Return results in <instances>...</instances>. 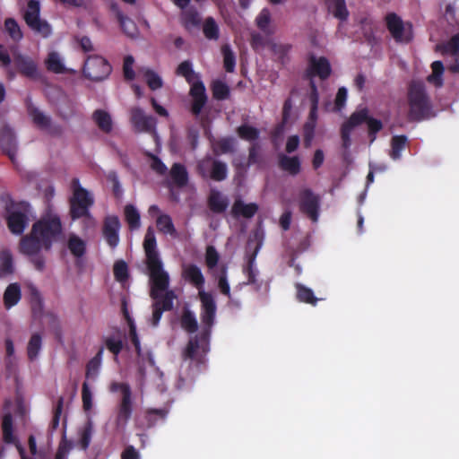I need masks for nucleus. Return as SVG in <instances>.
Wrapping results in <instances>:
<instances>
[{
    "instance_id": "f257e3e1",
    "label": "nucleus",
    "mask_w": 459,
    "mask_h": 459,
    "mask_svg": "<svg viewBox=\"0 0 459 459\" xmlns=\"http://www.w3.org/2000/svg\"><path fill=\"white\" fill-rule=\"evenodd\" d=\"M143 249L150 277V296L153 299L151 322L153 326H157L162 312L172 309L173 300L177 299V295L174 290L169 289V275L163 269L154 231L151 227L147 229L144 236Z\"/></svg>"
},
{
    "instance_id": "f03ea898",
    "label": "nucleus",
    "mask_w": 459,
    "mask_h": 459,
    "mask_svg": "<svg viewBox=\"0 0 459 459\" xmlns=\"http://www.w3.org/2000/svg\"><path fill=\"white\" fill-rule=\"evenodd\" d=\"M63 227L58 215L48 213L33 223L29 234L22 238L20 251L24 255H36L41 249L49 250L54 242L61 239Z\"/></svg>"
},
{
    "instance_id": "7ed1b4c3",
    "label": "nucleus",
    "mask_w": 459,
    "mask_h": 459,
    "mask_svg": "<svg viewBox=\"0 0 459 459\" xmlns=\"http://www.w3.org/2000/svg\"><path fill=\"white\" fill-rule=\"evenodd\" d=\"M200 300L202 303L201 319L205 328L199 335H195L189 340L182 354L184 359H192L198 362L202 361L203 357L209 351L210 328L213 324L216 312V304L212 294L200 291Z\"/></svg>"
},
{
    "instance_id": "20e7f679",
    "label": "nucleus",
    "mask_w": 459,
    "mask_h": 459,
    "mask_svg": "<svg viewBox=\"0 0 459 459\" xmlns=\"http://www.w3.org/2000/svg\"><path fill=\"white\" fill-rule=\"evenodd\" d=\"M409 118L412 121L428 119L434 116L431 104L420 82H411L408 90Z\"/></svg>"
},
{
    "instance_id": "39448f33",
    "label": "nucleus",
    "mask_w": 459,
    "mask_h": 459,
    "mask_svg": "<svg viewBox=\"0 0 459 459\" xmlns=\"http://www.w3.org/2000/svg\"><path fill=\"white\" fill-rule=\"evenodd\" d=\"M176 74L185 77L192 84L190 90V95L193 99L192 112L195 116L199 115L207 100L204 85L197 80V75L192 68V64L187 60L178 65Z\"/></svg>"
},
{
    "instance_id": "423d86ee",
    "label": "nucleus",
    "mask_w": 459,
    "mask_h": 459,
    "mask_svg": "<svg viewBox=\"0 0 459 459\" xmlns=\"http://www.w3.org/2000/svg\"><path fill=\"white\" fill-rule=\"evenodd\" d=\"M73 197L70 200V213L73 220L89 214V208L93 204V197L84 189L78 178L72 180Z\"/></svg>"
},
{
    "instance_id": "0eeeda50",
    "label": "nucleus",
    "mask_w": 459,
    "mask_h": 459,
    "mask_svg": "<svg viewBox=\"0 0 459 459\" xmlns=\"http://www.w3.org/2000/svg\"><path fill=\"white\" fill-rule=\"evenodd\" d=\"M4 409L5 411L2 420V430H12L13 428L24 426L28 409L21 399L15 403L5 402Z\"/></svg>"
},
{
    "instance_id": "6e6552de",
    "label": "nucleus",
    "mask_w": 459,
    "mask_h": 459,
    "mask_svg": "<svg viewBox=\"0 0 459 459\" xmlns=\"http://www.w3.org/2000/svg\"><path fill=\"white\" fill-rule=\"evenodd\" d=\"M23 18L27 25L42 38H48L51 32L50 25L39 17V3L36 0H29Z\"/></svg>"
},
{
    "instance_id": "1a4fd4ad",
    "label": "nucleus",
    "mask_w": 459,
    "mask_h": 459,
    "mask_svg": "<svg viewBox=\"0 0 459 459\" xmlns=\"http://www.w3.org/2000/svg\"><path fill=\"white\" fill-rule=\"evenodd\" d=\"M197 171L204 178L222 181L228 175L227 164L211 156H206L197 163Z\"/></svg>"
},
{
    "instance_id": "9d476101",
    "label": "nucleus",
    "mask_w": 459,
    "mask_h": 459,
    "mask_svg": "<svg viewBox=\"0 0 459 459\" xmlns=\"http://www.w3.org/2000/svg\"><path fill=\"white\" fill-rule=\"evenodd\" d=\"M385 22L388 30L396 42L409 43L412 39V25L410 22H404L394 13L386 15Z\"/></svg>"
},
{
    "instance_id": "9b49d317",
    "label": "nucleus",
    "mask_w": 459,
    "mask_h": 459,
    "mask_svg": "<svg viewBox=\"0 0 459 459\" xmlns=\"http://www.w3.org/2000/svg\"><path fill=\"white\" fill-rule=\"evenodd\" d=\"M83 73L86 77L92 81H101L109 75L111 66L103 57L92 56L85 61Z\"/></svg>"
},
{
    "instance_id": "f8f14e48",
    "label": "nucleus",
    "mask_w": 459,
    "mask_h": 459,
    "mask_svg": "<svg viewBox=\"0 0 459 459\" xmlns=\"http://www.w3.org/2000/svg\"><path fill=\"white\" fill-rule=\"evenodd\" d=\"M110 391L122 393V401L117 415V426L124 428L132 411L131 390L127 384L113 382L110 385Z\"/></svg>"
},
{
    "instance_id": "ddd939ff",
    "label": "nucleus",
    "mask_w": 459,
    "mask_h": 459,
    "mask_svg": "<svg viewBox=\"0 0 459 459\" xmlns=\"http://www.w3.org/2000/svg\"><path fill=\"white\" fill-rule=\"evenodd\" d=\"M29 115L33 123L39 129L46 131L53 136H60L64 133L63 127L52 121L51 117L35 107H29Z\"/></svg>"
},
{
    "instance_id": "4468645a",
    "label": "nucleus",
    "mask_w": 459,
    "mask_h": 459,
    "mask_svg": "<svg viewBox=\"0 0 459 459\" xmlns=\"http://www.w3.org/2000/svg\"><path fill=\"white\" fill-rule=\"evenodd\" d=\"M320 198L310 189H304L300 192V210L306 213L314 222H316L319 216Z\"/></svg>"
},
{
    "instance_id": "2eb2a0df",
    "label": "nucleus",
    "mask_w": 459,
    "mask_h": 459,
    "mask_svg": "<svg viewBox=\"0 0 459 459\" xmlns=\"http://www.w3.org/2000/svg\"><path fill=\"white\" fill-rule=\"evenodd\" d=\"M130 120L135 132L152 133L156 125L152 116L146 115L140 108H133L130 111Z\"/></svg>"
},
{
    "instance_id": "dca6fc26",
    "label": "nucleus",
    "mask_w": 459,
    "mask_h": 459,
    "mask_svg": "<svg viewBox=\"0 0 459 459\" xmlns=\"http://www.w3.org/2000/svg\"><path fill=\"white\" fill-rule=\"evenodd\" d=\"M368 110L366 108L358 110L351 114L349 120L342 126V139L344 148H348L351 144L350 134L351 131L358 126L366 122L368 119Z\"/></svg>"
},
{
    "instance_id": "f3484780",
    "label": "nucleus",
    "mask_w": 459,
    "mask_h": 459,
    "mask_svg": "<svg viewBox=\"0 0 459 459\" xmlns=\"http://www.w3.org/2000/svg\"><path fill=\"white\" fill-rule=\"evenodd\" d=\"M14 64L22 75L33 80L39 78L38 65L31 57L17 54L14 56Z\"/></svg>"
},
{
    "instance_id": "a211bd4d",
    "label": "nucleus",
    "mask_w": 459,
    "mask_h": 459,
    "mask_svg": "<svg viewBox=\"0 0 459 459\" xmlns=\"http://www.w3.org/2000/svg\"><path fill=\"white\" fill-rule=\"evenodd\" d=\"M120 221L117 216H108L104 221L103 235L108 244L111 247H116L118 244V230Z\"/></svg>"
},
{
    "instance_id": "6ab92c4d",
    "label": "nucleus",
    "mask_w": 459,
    "mask_h": 459,
    "mask_svg": "<svg viewBox=\"0 0 459 459\" xmlns=\"http://www.w3.org/2000/svg\"><path fill=\"white\" fill-rule=\"evenodd\" d=\"M112 10L120 24L123 32L131 39L136 38L139 35V30L135 22L129 17L124 15L116 4L112 5Z\"/></svg>"
},
{
    "instance_id": "aec40b11",
    "label": "nucleus",
    "mask_w": 459,
    "mask_h": 459,
    "mask_svg": "<svg viewBox=\"0 0 459 459\" xmlns=\"http://www.w3.org/2000/svg\"><path fill=\"white\" fill-rule=\"evenodd\" d=\"M28 217L22 212H12L7 218V225L12 233L21 235L28 225Z\"/></svg>"
},
{
    "instance_id": "412c9836",
    "label": "nucleus",
    "mask_w": 459,
    "mask_h": 459,
    "mask_svg": "<svg viewBox=\"0 0 459 459\" xmlns=\"http://www.w3.org/2000/svg\"><path fill=\"white\" fill-rule=\"evenodd\" d=\"M258 211V205L255 203L245 204L242 200L237 199L231 208V213L234 217L242 216L244 218H252Z\"/></svg>"
},
{
    "instance_id": "4be33fe9",
    "label": "nucleus",
    "mask_w": 459,
    "mask_h": 459,
    "mask_svg": "<svg viewBox=\"0 0 459 459\" xmlns=\"http://www.w3.org/2000/svg\"><path fill=\"white\" fill-rule=\"evenodd\" d=\"M0 146L11 160H13L16 152V143L12 130L7 126L3 127L0 132Z\"/></svg>"
},
{
    "instance_id": "5701e85b",
    "label": "nucleus",
    "mask_w": 459,
    "mask_h": 459,
    "mask_svg": "<svg viewBox=\"0 0 459 459\" xmlns=\"http://www.w3.org/2000/svg\"><path fill=\"white\" fill-rule=\"evenodd\" d=\"M183 276L185 279L193 283L200 291H204L202 289L204 283V278L200 268L195 264H187L183 268Z\"/></svg>"
},
{
    "instance_id": "b1692460",
    "label": "nucleus",
    "mask_w": 459,
    "mask_h": 459,
    "mask_svg": "<svg viewBox=\"0 0 459 459\" xmlns=\"http://www.w3.org/2000/svg\"><path fill=\"white\" fill-rule=\"evenodd\" d=\"M208 204L213 212L221 213L227 209L229 200L221 192L212 190L208 198Z\"/></svg>"
},
{
    "instance_id": "393cba45",
    "label": "nucleus",
    "mask_w": 459,
    "mask_h": 459,
    "mask_svg": "<svg viewBox=\"0 0 459 459\" xmlns=\"http://www.w3.org/2000/svg\"><path fill=\"white\" fill-rule=\"evenodd\" d=\"M279 166L282 170L292 176L299 174L300 171V161L296 156L290 157L285 154H280Z\"/></svg>"
},
{
    "instance_id": "a878e982",
    "label": "nucleus",
    "mask_w": 459,
    "mask_h": 459,
    "mask_svg": "<svg viewBox=\"0 0 459 459\" xmlns=\"http://www.w3.org/2000/svg\"><path fill=\"white\" fill-rule=\"evenodd\" d=\"M45 65L48 71L55 74H63L66 71L63 57L56 51L48 53Z\"/></svg>"
},
{
    "instance_id": "bb28decb",
    "label": "nucleus",
    "mask_w": 459,
    "mask_h": 459,
    "mask_svg": "<svg viewBox=\"0 0 459 459\" xmlns=\"http://www.w3.org/2000/svg\"><path fill=\"white\" fill-rule=\"evenodd\" d=\"M22 298L21 287L18 283H11L4 293V307L9 309L15 306Z\"/></svg>"
},
{
    "instance_id": "cd10ccee",
    "label": "nucleus",
    "mask_w": 459,
    "mask_h": 459,
    "mask_svg": "<svg viewBox=\"0 0 459 459\" xmlns=\"http://www.w3.org/2000/svg\"><path fill=\"white\" fill-rule=\"evenodd\" d=\"M92 119L104 133H109L113 127L111 116L105 110L97 109L92 114Z\"/></svg>"
},
{
    "instance_id": "c85d7f7f",
    "label": "nucleus",
    "mask_w": 459,
    "mask_h": 459,
    "mask_svg": "<svg viewBox=\"0 0 459 459\" xmlns=\"http://www.w3.org/2000/svg\"><path fill=\"white\" fill-rule=\"evenodd\" d=\"M156 225L160 233L169 235L173 238L178 237V231L169 215L160 214L156 219Z\"/></svg>"
},
{
    "instance_id": "c756f323",
    "label": "nucleus",
    "mask_w": 459,
    "mask_h": 459,
    "mask_svg": "<svg viewBox=\"0 0 459 459\" xmlns=\"http://www.w3.org/2000/svg\"><path fill=\"white\" fill-rule=\"evenodd\" d=\"M14 272L12 254L7 250L0 251V278L13 274Z\"/></svg>"
},
{
    "instance_id": "7c9ffc66",
    "label": "nucleus",
    "mask_w": 459,
    "mask_h": 459,
    "mask_svg": "<svg viewBox=\"0 0 459 459\" xmlns=\"http://www.w3.org/2000/svg\"><path fill=\"white\" fill-rule=\"evenodd\" d=\"M169 175H170V178H171L173 183L176 186H183L186 185L188 176H187V171L183 165H181L179 163H175L169 171Z\"/></svg>"
},
{
    "instance_id": "2f4dec72",
    "label": "nucleus",
    "mask_w": 459,
    "mask_h": 459,
    "mask_svg": "<svg viewBox=\"0 0 459 459\" xmlns=\"http://www.w3.org/2000/svg\"><path fill=\"white\" fill-rule=\"evenodd\" d=\"M140 73L143 74L144 80L151 90L155 91L162 87L163 82L161 77L153 70L143 67L140 69Z\"/></svg>"
},
{
    "instance_id": "473e14b6",
    "label": "nucleus",
    "mask_w": 459,
    "mask_h": 459,
    "mask_svg": "<svg viewBox=\"0 0 459 459\" xmlns=\"http://www.w3.org/2000/svg\"><path fill=\"white\" fill-rule=\"evenodd\" d=\"M311 65L314 73L317 74L321 79H325L330 75L331 67L328 60L325 57L311 59Z\"/></svg>"
},
{
    "instance_id": "72a5a7b5",
    "label": "nucleus",
    "mask_w": 459,
    "mask_h": 459,
    "mask_svg": "<svg viewBox=\"0 0 459 459\" xmlns=\"http://www.w3.org/2000/svg\"><path fill=\"white\" fill-rule=\"evenodd\" d=\"M67 247L74 256L81 257L85 253L86 243L77 235L71 234L68 238Z\"/></svg>"
},
{
    "instance_id": "f704fd0d",
    "label": "nucleus",
    "mask_w": 459,
    "mask_h": 459,
    "mask_svg": "<svg viewBox=\"0 0 459 459\" xmlns=\"http://www.w3.org/2000/svg\"><path fill=\"white\" fill-rule=\"evenodd\" d=\"M124 214L130 230H137L140 228V213L133 204H126L125 206Z\"/></svg>"
},
{
    "instance_id": "c9c22d12",
    "label": "nucleus",
    "mask_w": 459,
    "mask_h": 459,
    "mask_svg": "<svg viewBox=\"0 0 459 459\" xmlns=\"http://www.w3.org/2000/svg\"><path fill=\"white\" fill-rule=\"evenodd\" d=\"M329 11L334 17L340 20H345L348 16V11L344 0H326Z\"/></svg>"
},
{
    "instance_id": "e433bc0d",
    "label": "nucleus",
    "mask_w": 459,
    "mask_h": 459,
    "mask_svg": "<svg viewBox=\"0 0 459 459\" xmlns=\"http://www.w3.org/2000/svg\"><path fill=\"white\" fill-rule=\"evenodd\" d=\"M234 144V139L223 138L212 144V151L216 155L231 153L235 150Z\"/></svg>"
},
{
    "instance_id": "4c0bfd02",
    "label": "nucleus",
    "mask_w": 459,
    "mask_h": 459,
    "mask_svg": "<svg viewBox=\"0 0 459 459\" xmlns=\"http://www.w3.org/2000/svg\"><path fill=\"white\" fill-rule=\"evenodd\" d=\"M432 73L427 78L428 82L437 87L443 84L442 75L444 73V65L441 61H435L431 65Z\"/></svg>"
},
{
    "instance_id": "58836bf2",
    "label": "nucleus",
    "mask_w": 459,
    "mask_h": 459,
    "mask_svg": "<svg viewBox=\"0 0 459 459\" xmlns=\"http://www.w3.org/2000/svg\"><path fill=\"white\" fill-rule=\"evenodd\" d=\"M42 338L39 333H33L27 345V353L30 360L35 359L41 349Z\"/></svg>"
},
{
    "instance_id": "ea45409f",
    "label": "nucleus",
    "mask_w": 459,
    "mask_h": 459,
    "mask_svg": "<svg viewBox=\"0 0 459 459\" xmlns=\"http://www.w3.org/2000/svg\"><path fill=\"white\" fill-rule=\"evenodd\" d=\"M437 50L442 54H451L459 56V33L453 36L446 44L437 45Z\"/></svg>"
},
{
    "instance_id": "a19ab883",
    "label": "nucleus",
    "mask_w": 459,
    "mask_h": 459,
    "mask_svg": "<svg viewBox=\"0 0 459 459\" xmlns=\"http://www.w3.org/2000/svg\"><path fill=\"white\" fill-rule=\"evenodd\" d=\"M271 22V13L268 9H263L255 20L257 27L267 34H272L274 31L270 26Z\"/></svg>"
},
{
    "instance_id": "79ce46f5",
    "label": "nucleus",
    "mask_w": 459,
    "mask_h": 459,
    "mask_svg": "<svg viewBox=\"0 0 459 459\" xmlns=\"http://www.w3.org/2000/svg\"><path fill=\"white\" fill-rule=\"evenodd\" d=\"M407 142L405 135H396L392 138L390 156L394 160H398L401 157V152L404 149Z\"/></svg>"
},
{
    "instance_id": "37998d69",
    "label": "nucleus",
    "mask_w": 459,
    "mask_h": 459,
    "mask_svg": "<svg viewBox=\"0 0 459 459\" xmlns=\"http://www.w3.org/2000/svg\"><path fill=\"white\" fill-rule=\"evenodd\" d=\"M238 135L246 141L252 142L259 137V130L249 125H242L237 128Z\"/></svg>"
},
{
    "instance_id": "c03bdc74",
    "label": "nucleus",
    "mask_w": 459,
    "mask_h": 459,
    "mask_svg": "<svg viewBox=\"0 0 459 459\" xmlns=\"http://www.w3.org/2000/svg\"><path fill=\"white\" fill-rule=\"evenodd\" d=\"M65 433L66 432H63L55 459H67L68 454L74 447V442L66 438Z\"/></svg>"
},
{
    "instance_id": "a18cd8bd",
    "label": "nucleus",
    "mask_w": 459,
    "mask_h": 459,
    "mask_svg": "<svg viewBox=\"0 0 459 459\" xmlns=\"http://www.w3.org/2000/svg\"><path fill=\"white\" fill-rule=\"evenodd\" d=\"M181 326L188 333H195L197 330V321L195 315L189 311L185 310L181 317Z\"/></svg>"
},
{
    "instance_id": "49530a36",
    "label": "nucleus",
    "mask_w": 459,
    "mask_h": 459,
    "mask_svg": "<svg viewBox=\"0 0 459 459\" xmlns=\"http://www.w3.org/2000/svg\"><path fill=\"white\" fill-rule=\"evenodd\" d=\"M4 28L9 36L14 40L19 41L22 39V32L16 21L13 18H8L4 22Z\"/></svg>"
},
{
    "instance_id": "de8ad7c7",
    "label": "nucleus",
    "mask_w": 459,
    "mask_h": 459,
    "mask_svg": "<svg viewBox=\"0 0 459 459\" xmlns=\"http://www.w3.org/2000/svg\"><path fill=\"white\" fill-rule=\"evenodd\" d=\"M103 350H100L99 352L93 357L87 364L86 377H95L98 375L99 369L101 365Z\"/></svg>"
},
{
    "instance_id": "09e8293b",
    "label": "nucleus",
    "mask_w": 459,
    "mask_h": 459,
    "mask_svg": "<svg viewBox=\"0 0 459 459\" xmlns=\"http://www.w3.org/2000/svg\"><path fill=\"white\" fill-rule=\"evenodd\" d=\"M63 405H64V398L59 397L57 401V404L54 411V417L52 420V428L54 429H58L60 427L59 421L62 420V428H65V416H63Z\"/></svg>"
},
{
    "instance_id": "8fccbe9b",
    "label": "nucleus",
    "mask_w": 459,
    "mask_h": 459,
    "mask_svg": "<svg viewBox=\"0 0 459 459\" xmlns=\"http://www.w3.org/2000/svg\"><path fill=\"white\" fill-rule=\"evenodd\" d=\"M223 55L224 68L227 72L232 73L235 68V56L229 45H224L221 48Z\"/></svg>"
},
{
    "instance_id": "3c124183",
    "label": "nucleus",
    "mask_w": 459,
    "mask_h": 459,
    "mask_svg": "<svg viewBox=\"0 0 459 459\" xmlns=\"http://www.w3.org/2000/svg\"><path fill=\"white\" fill-rule=\"evenodd\" d=\"M182 21L184 25L190 29L197 26L200 23V17L198 13L194 9H189L182 13Z\"/></svg>"
},
{
    "instance_id": "603ef678",
    "label": "nucleus",
    "mask_w": 459,
    "mask_h": 459,
    "mask_svg": "<svg viewBox=\"0 0 459 459\" xmlns=\"http://www.w3.org/2000/svg\"><path fill=\"white\" fill-rule=\"evenodd\" d=\"M214 276L218 280V287L221 292L228 297L230 296V285L227 281V268L222 266L219 274L213 272Z\"/></svg>"
},
{
    "instance_id": "864d4df0",
    "label": "nucleus",
    "mask_w": 459,
    "mask_h": 459,
    "mask_svg": "<svg viewBox=\"0 0 459 459\" xmlns=\"http://www.w3.org/2000/svg\"><path fill=\"white\" fill-rule=\"evenodd\" d=\"M203 30L205 37L210 39H217L219 37L218 26L212 17H209L205 20Z\"/></svg>"
},
{
    "instance_id": "5fc2aeb1",
    "label": "nucleus",
    "mask_w": 459,
    "mask_h": 459,
    "mask_svg": "<svg viewBox=\"0 0 459 459\" xmlns=\"http://www.w3.org/2000/svg\"><path fill=\"white\" fill-rule=\"evenodd\" d=\"M212 94L217 100H225L229 97L230 88L221 81H216L212 83Z\"/></svg>"
},
{
    "instance_id": "6e6d98bb",
    "label": "nucleus",
    "mask_w": 459,
    "mask_h": 459,
    "mask_svg": "<svg viewBox=\"0 0 459 459\" xmlns=\"http://www.w3.org/2000/svg\"><path fill=\"white\" fill-rule=\"evenodd\" d=\"M220 255L215 247L209 246L205 252V264L210 270H213L218 264Z\"/></svg>"
},
{
    "instance_id": "4d7b16f0",
    "label": "nucleus",
    "mask_w": 459,
    "mask_h": 459,
    "mask_svg": "<svg viewBox=\"0 0 459 459\" xmlns=\"http://www.w3.org/2000/svg\"><path fill=\"white\" fill-rule=\"evenodd\" d=\"M268 47L273 55H275L279 59H282L290 50L289 45L278 43L275 41H270L268 43Z\"/></svg>"
},
{
    "instance_id": "13d9d810",
    "label": "nucleus",
    "mask_w": 459,
    "mask_h": 459,
    "mask_svg": "<svg viewBox=\"0 0 459 459\" xmlns=\"http://www.w3.org/2000/svg\"><path fill=\"white\" fill-rule=\"evenodd\" d=\"M298 298L300 301L315 304L316 299H315L313 291L310 289L305 288L301 285H298Z\"/></svg>"
},
{
    "instance_id": "bf43d9fd",
    "label": "nucleus",
    "mask_w": 459,
    "mask_h": 459,
    "mask_svg": "<svg viewBox=\"0 0 459 459\" xmlns=\"http://www.w3.org/2000/svg\"><path fill=\"white\" fill-rule=\"evenodd\" d=\"M114 275L119 281L127 278V265L124 261H118L114 265Z\"/></svg>"
},
{
    "instance_id": "052dcab7",
    "label": "nucleus",
    "mask_w": 459,
    "mask_h": 459,
    "mask_svg": "<svg viewBox=\"0 0 459 459\" xmlns=\"http://www.w3.org/2000/svg\"><path fill=\"white\" fill-rule=\"evenodd\" d=\"M315 126V118L314 117H311V121L306 123V125L304 126L305 144L307 147L310 146V143L314 135Z\"/></svg>"
},
{
    "instance_id": "680f3d73",
    "label": "nucleus",
    "mask_w": 459,
    "mask_h": 459,
    "mask_svg": "<svg viewBox=\"0 0 459 459\" xmlns=\"http://www.w3.org/2000/svg\"><path fill=\"white\" fill-rule=\"evenodd\" d=\"M82 398L83 403V408L90 410L92 406V394L86 382L82 385Z\"/></svg>"
},
{
    "instance_id": "e2e57ef3",
    "label": "nucleus",
    "mask_w": 459,
    "mask_h": 459,
    "mask_svg": "<svg viewBox=\"0 0 459 459\" xmlns=\"http://www.w3.org/2000/svg\"><path fill=\"white\" fill-rule=\"evenodd\" d=\"M134 62V57L131 56H126L124 61V66H123L124 74H125V77L128 80H132L134 77V72L133 70Z\"/></svg>"
},
{
    "instance_id": "0e129e2a",
    "label": "nucleus",
    "mask_w": 459,
    "mask_h": 459,
    "mask_svg": "<svg viewBox=\"0 0 459 459\" xmlns=\"http://www.w3.org/2000/svg\"><path fill=\"white\" fill-rule=\"evenodd\" d=\"M150 166L160 175H165L167 173L168 169L165 164L155 156H151Z\"/></svg>"
},
{
    "instance_id": "69168bd1",
    "label": "nucleus",
    "mask_w": 459,
    "mask_h": 459,
    "mask_svg": "<svg viewBox=\"0 0 459 459\" xmlns=\"http://www.w3.org/2000/svg\"><path fill=\"white\" fill-rule=\"evenodd\" d=\"M121 459H141V456L134 446L128 445L121 453Z\"/></svg>"
},
{
    "instance_id": "338daca9",
    "label": "nucleus",
    "mask_w": 459,
    "mask_h": 459,
    "mask_svg": "<svg viewBox=\"0 0 459 459\" xmlns=\"http://www.w3.org/2000/svg\"><path fill=\"white\" fill-rule=\"evenodd\" d=\"M366 122L368 124V132H369L370 135L377 133L383 127L380 120L369 117L368 116V119L366 120Z\"/></svg>"
},
{
    "instance_id": "774afa93",
    "label": "nucleus",
    "mask_w": 459,
    "mask_h": 459,
    "mask_svg": "<svg viewBox=\"0 0 459 459\" xmlns=\"http://www.w3.org/2000/svg\"><path fill=\"white\" fill-rule=\"evenodd\" d=\"M346 99H347V90L344 87H342L338 90L336 98H335L336 109H341L344 106Z\"/></svg>"
}]
</instances>
